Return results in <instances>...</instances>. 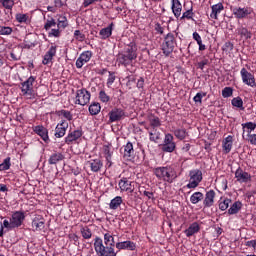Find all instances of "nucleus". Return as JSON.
<instances>
[{
	"instance_id": "obj_41",
	"label": "nucleus",
	"mask_w": 256,
	"mask_h": 256,
	"mask_svg": "<svg viewBox=\"0 0 256 256\" xmlns=\"http://www.w3.org/2000/svg\"><path fill=\"white\" fill-rule=\"evenodd\" d=\"M69 25V22L67 21V17L65 16H60L58 18V24L56 27H58V29H65V27H67Z\"/></svg>"
},
{
	"instance_id": "obj_43",
	"label": "nucleus",
	"mask_w": 256,
	"mask_h": 256,
	"mask_svg": "<svg viewBox=\"0 0 256 256\" xmlns=\"http://www.w3.org/2000/svg\"><path fill=\"white\" fill-rule=\"evenodd\" d=\"M232 105H233V107H237L238 109H241L242 111H243V109H245L243 107V99H241V97L233 98Z\"/></svg>"
},
{
	"instance_id": "obj_38",
	"label": "nucleus",
	"mask_w": 256,
	"mask_h": 256,
	"mask_svg": "<svg viewBox=\"0 0 256 256\" xmlns=\"http://www.w3.org/2000/svg\"><path fill=\"white\" fill-rule=\"evenodd\" d=\"M0 3L2 7L8 11H12L13 7L15 6V0H0Z\"/></svg>"
},
{
	"instance_id": "obj_60",
	"label": "nucleus",
	"mask_w": 256,
	"mask_h": 256,
	"mask_svg": "<svg viewBox=\"0 0 256 256\" xmlns=\"http://www.w3.org/2000/svg\"><path fill=\"white\" fill-rule=\"evenodd\" d=\"M10 57L13 61H19V59H21V56L15 54V51L11 52Z\"/></svg>"
},
{
	"instance_id": "obj_30",
	"label": "nucleus",
	"mask_w": 256,
	"mask_h": 256,
	"mask_svg": "<svg viewBox=\"0 0 256 256\" xmlns=\"http://www.w3.org/2000/svg\"><path fill=\"white\" fill-rule=\"evenodd\" d=\"M148 133L150 141H153L154 143H157V141L161 139V133L157 131V128H150Z\"/></svg>"
},
{
	"instance_id": "obj_55",
	"label": "nucleus",
	"mask_w": 256,
	"mask_h": 256,
	"mask_svg": "<svg viewBox=\"0 0 256 256\" xmlns=\"http://www.w3.org/2000/svg\"><path fill=\"white\" fill-rule=\"evenodd\" d=\"M113 83H115V73L109 72V77H108V80H107V86L110 87L111 85H113Z\"/></svg>"
},
{
	"instance_id": "obj_16",
	"label": "nucleus",
	"mask_w": 256,
	"mask_h": 256,
	"mask_svg": "<svg viewBox=\"0 0 256 256\" xmlns=\"http://www.w3.org/2000/svg\"><path fill=\"white\" fill-rule=\"evenodd\" d=\"M91 57H93V53L91 51L83 52L76 60L77 69H81L85 63H89V61H91Z\"/></svg>"
},
{
	"instance_id": "obj_57",
	"label": "nucleus",
	"mask_w": 256,
	"mask_h": 256,
	"mask_svg": "<svg viewBox=\"0 0 256 256\" xmlns=\"http://www.w3.org/2000/svg\"><path fill=\"white\" fill-rule=\"evenodd\" d=\"M248 141L251 145H256V134H249Z\"/></svg>"
},
{
	"instance_id": "obj_59",
	"label": "nucleus",
	"mask_w": 256,
	"mask_h": 256,
	"mask_svg": "<svg viewBox=\"0 0 256 256\" xmlns=\"http://www.w3.org/2000/svg\"><path fill=\"white\" fill-rule=\"evenodd\" d=\"M193 39L197 42V44L203 42V40L201 39V35H199V33L197 32L193 33Z\"/></svg>"
},
{
	"instance_id": "obj_25",
	"label": "nucleus",
	"mask_w": 256,
	"mask_h": 256,
	"mask_svg": "<svg viewBox=\"0 0 256 256\" xmlns=\"http://www.w3.org/2000/svg\"><path fill=\"white\" fill-rule=\"evenodd\" d=\"M233 13L237 19H244L247 15H251V9L249 8H235Z\"/></svg>"
},
{
	"instance_id": "obj_19",
	"label": "nucleus",
	"mask_w": 256,
	"mask_h": 256,
	"mask_svg": "<svg viewBox=\"0 0 256 256\" xmlns=\"http://www.w3.org/2000/svg\"><path fill=\"white\" fill-rule=\"evenodd\" d=\"M55 55H57V46L51 45L44 55V59L42 61L43 65H49V63L53 61V57H55Z\"/></svg>"
},
{
	"instance_id": "obj_44",
	"label": "nucleus",
	"mask_w": 256,
	"mask_h": 256,
	"mask_svg": "<svg viewBox=\"0 0 256 256\" xmlns=\"http://www.w3.org/2000/svg\"><path fill=\"white\" fill-rule=\"evenodd\" d=\"M16 21H18V23H29V15L27 14H16Z\"/></svg>"
},
{
	"instance_id": "obj_51",
	"label": "nucleus",
	"mask_w": 256,
	"mask_h": 256,
	"mask_svg": "<svg viewBox=\"0 0 256 256\" xmlns=\"http://www.w3.org/2000/svg\"><path fill=\"white\" fill-rule=\"evenodd\" d=\"M232 96H233V88L225 87L222 90V97H224L225 99H227L228 97H232Z\"/></svg>"
},
{
	"instance_id": "obj_8",
	"label": "nucleus",
	"mask_w": 256,
	"mask_h": 256,
	"mask_svg": "<svg viewBox=\"0 0 256 256\" xmlns=\"http://www.w3.org/2000/svg\"><path fill=\"white\" fill-rule=\"evenodd\" d=\"M240 75L242 77V81L244 85H248V87H252V88L256 87L255 75L247 71L246 68L241 69Z\"/></svg>"
},
{
	"instance_id": "obj_18",
	"label": "nucleus",
	"mask_w": 256,
	"mask_h": 256,
	"mask_svg": "<svg viewBox=\"0 0 256 256\" xmlns=\"http://www.w3.org/2000/svg\"><path fill=\"white\" fill-rule=\"evenodd\" d=\"M33 231H43L45 229V218L41 215H36L32 220Z\"/></svg>"
},
{
	"instance_id": "obj_35",
	"label": "nucleus",
	"mask_w": 256,
	"mask_h": 256,
	"mask_svg": "<svg viewBox=\"0 0 256 256\" xmlns=\"http://www.w3.org/2000/svg\"><path fill=\"white\" fill-rule=\"evenodd\" d=\"M237 31H238V35H240L242 39H245V40L251 39V32L247 28L241 27V28H238Z\"/></svg>"
},
{
	"instance_id": "obj_24",
	"label": "nucleus",
	"mask_w": 256,
	"mask_h": 256,
	"mask_svg": "<svg viewBox=\"0 0 256 256\" xmlns=\"http://www.w3.org/2000/svg\"><path fill=\"white\" fill-rule=\"evenodd\" d=\"M88 165L93 173H99L103 167V162L100 159H94L88 161Z\"/></svg>"
},
{
	"instance_id": "obj_2",
	"label": "nucleus",
	"mask_w": 256,
	"mask_h": 256,
	"mask_svg": "<svg viewBox=\"0 0 256 256\" xmlns=\"http://www.w3.org/2000/svg\"><path fill=\"white\" fill-rule=\"evenodd\" d=\"M137 59V44L131 42L124 47V51L120 52L117 57L118 63L127 67Z\"/></svg>"
},
{
	"instance_id": "obj_9",
	"label": "nucleus",
	"mask_w": 256,
	"mask_h": 256,
	"mask_svg": "<svg viewBox=\"0 0 256 256\" xmlns=\"http://www.w3.org/2000/svg\"><path fill=\"white\" fill-rule=\"evenodd\" d=\"M147 121L149 125H147L146 122H142L141 125H144V128L149 131L150 129H157L158 127H161V119L159 117L150 114L147 116Z\"/></svg>"
},
{
	"instance_id": "obj_62",
	"label": "nucleus",
	"mask_w": 256,
	"mask_h": 256,
	"mask_svg": "<svg viewBox=\"0 0 256 256\" xmlns=\"http://www.w3.org/2000/svg\"><path fill=\"white\" fill-rule=\"evenodd\" d=\"M54 5H55L54 7L56 9H59V8L63 7V2L61 0H54Z\"/></svg>"
},
{
	"instance_id": "obj_6",
	"label": "nucleus",
	"mask_w": 256,
	"mask_h": 256,
	"mask_svg": "<svg viewBox=\"0 0 256 256\" xmlns=\"http://www.w3.org/2000/svg\"><path fill=\"white\" fill-rule=\"evenodd\" d=\"M174 49H175V35L169 33L165 37L164 43L162 44V51L164 55H171Z\"/></svg>"
},
{
	"instance_id": "obj_32",
	"label": "nucleus",
	"mask_w": 256,
	"mask_h": 256,
	"mask_svg": "<svg viewBox=\"0 0 256 256\" xmlns=\"http://www.w3.org/2000/svg\"><path fill=\"white\" fill-rule=\"evenodd\" d=\"M242 207L243 204L240 201L234 202L233 205L228 209V215H237V213L241 211Z\"/></svg>"
},
{
	"instance_id": "obj_15",
	"label": "nucleus",
	"mask_w": 256,
	"mask_h": 256,
	"mask_svg": "<svg viewBox=\"0 0 256 256\" xmlns=\"http://www.w3.org/2000/svg\"><path fill=\"white\" fill-rule=\"evenodd\" d=\"M120 191H125L126 193H133L135 191V182H131L127 180V178H123L119 182Z\"/></svg>"
},
{
	"instance_id": "obj_48",
	"label": "nucleus",
	"mask_w": 256,
	"mask_h": 256,
	"mask_svg": "<svg viewBox=\"0 0 256 256\" xmlns=\"http://www.w3.org/2000/svg\"><path fill=\"white\" fill-rule=\"evenodd\" d=\"M11 33H13V28L0 25V35H11Z\"/></svg>"
},
{
	"instance_id": "obj_37",
	"label": "nucleus",
	"mask_w": 256,
	"mask_h": 256,
	"mask_svg": "<svg viewBox=\"0 0 256 256\" xmlns=\"http://www.w3.org/2000/svg\"><path fill=\"white\" fill-rule=\"evenodd\" d=\"M80 233L83 237V239H91V237H93V232L91 231V229L87 226L82 227L80 229Z\"/></svg>"
},
{
	"instance_id": "obj_4",
	"label": "nucleus",
	"mask_w": 256,
	"mask_h": 256,
	"mask_svg": "<svg viewBox=\"0 0 256 256\" xmlns=\"http://www.w3.org/2000/svg\"><path fill=\"white\" fill-rule=\"evenodd\" d=\"M35 79V76H30L21 84V93L26 99H35V90H33Z\"/></svg>"
},
{
	"instance_id": "obj_1",
	"label": "nucleus",
	"mask_w": 256,
	"mask_h": 256,
	"mask_svg": "<svg viewBox=\"0 0 256 256\" xmlns=\"http://www.w3.org/2000/svg\"><path fill=\"white\" fill-rule=\"evenodd\" d=\"M105 245V246H104ZM104 245L103 239L101 237L96 236L94 239V251L98 256H117V252H115V237L111 232H107L104 234Z\"/></svg>"
},
{
	"instance_id": "obj_21",
	"label": "nucleus",
	"mask_w": 256,
	"mask_h": 256,
	"mask_svg": "<svg viewBox=\"0 0 256 256\" xmlns=\"http://www.w3.org/2000/svg\"><path fill=\"white\" fill-rule=\"evenodd\" d=\"M34 133H36V135H39V137H41V139H43L45 143L49 141V131L44 126L34 127Z\"/></svg>"
},
{
	"instance_id": "obj_45",
	"label": "nucleus",
	"mask_w": 256,
	"mask_h": 256,
	"mask_svg": "<svg viewBox=\"0 0 256 256\" xmlns=\"http://www.w3.org/2000/svg\"><path fill=\"white\" fill-rule=\"evenodd\" d=\"M48 37H61V28L59 27L51 28L50 31L48 32Z\"/></svg>"
},
{
	"instance_id": "obj_52",
	"label": "nucleus",
	"mask_w": 256,
	"mask_h": 256,
	"mask_svg": "<svg viewBox=\"0 0 256 256\" xmlns=\"http://www.w3.org/2000/svg\"><path fill=\"white\" fill-rule=\"evenodd\" d=\"M203 97H207V93H205V92H198V93L194 96L193 101H194L195 103H202Z\"/></svg>"
},
{
	"instance_id": "obj_42",
	"label": "nucleus",
	"mask_w": 256,
	"mask_h": 256,
	"mask_svg": "<svg viewBox=\"0 0 256 256\" xmlns=\"http://www.w3.org/2000/svg\"><path fill=\"white\" fill-rule=\"evenodd\" d=\"M58 115L59 117H64V119H67V121L73 120V114H71V112L68 110H60L58 112Z\"/></svg>"
},
{
	"instance_id": "obj_33",
	"label": "nucleus",
	"mask_w": 256,
	"mask_h": 256,
	"mask_svg": "<svg viewBox=\"0 0 256 256\" xmlns=\"http://www.w3.org/2000/svg\"><path fill=\"white\" fill-rule=\"evenodd\" d=\"M121 203H123V198L120 196H116L110 201L109 207L112 210H117L119 207H121Z\"/></svg>"
},
{
	"instance_id": "obj_49",
	"label": "nucleus",
	"mask_w": 256,
	"mask_h": 256,
	"mask_svg": "<svg viewBox=\"0 0 256 256\" xmlns=\"http://www.w3.org/2000/svg\"><path fill=\"white\" fill-rule=\"evenodd\" d=\"M231 203L230 199H224L223 202L219 203L220 211H227L229 209V204Z\"/></svg>"
},
{
	"instance_id": "obj_20",
	"label": "nucleus",
	"mask_w": 256,
	"mask_h": 256,
	"mask_svg": "<svg viewBox=\"0 0 256 256\" xmlns=\"http://www.w3.org/2000/svg\"><path fill=\"white\" fill-rule=\"evenodd\" d=\"M235 178L237 179V181H239V183H249V181H251V175L243 171V169L241 168H238L236 170Z\"/></svg>"
},
{
	"instance_id": "obj_27",
	"label": "nucleus",
	"mask_w": 256,
	"mask_h": 256,
	"mask_svg": "<svg viewBox=\"0 0 256 256\" xmlns=\"http://www.w3.org/2000/svg\"><path fill=\"white\" fill-rule=\"evenodd\" d=\"M99 35L103 40L109 39V37L113 35V23H111L108 27L101 29Z\"/></svg>"
},
{
	"instance_id": "obj_47",
	"label": "nucleus",
	"mask_w": 256,
	"mask_h": 256,
	"mask_svg": "<svg viewBox=\"0 0 256 256\" xmlns=\"http://www.w3.org/2000/svg\"><path fill=\"white\" fill-rule=\"evenodd\" d=\"M203 199V193H194L191 197H190V201L191 203H193L194 205H196V203L198 201H201Z\"/></svg>"
},
{
	"instance_id": "obj_7",
	"label": "nucleus",
	"mask_w": 256,
	"mask_h": 256,
	"mask_svg": "<svg viewBox=\"0 0 256 256\" xmlns=\"http://www.w3.org/2000/svg\"><path fill=\"white\" fill-rule=\"evenodd\" d=\"M91 101V93L87 89H79L76 91L75 104L87 105Z\"/></svg>"
},
{
	"instance_id": "obj_26",
	"label": "nucleus",
	"mask_w": 256,
	"mask_h": 256,
	"mask_svg": "<svg viewBox=\"0 0 256 256\" xmlns=\"http://www.w3.org/2000/svg\"><path fill=\"white\" fill-rule=\"evenodd\" d=\"M212 12L210 14L211 19H219L218 15L219 13H221V11H223V9H225V7L223 6V3H218L215 4L211 7Z\"/></svg>"
},
{
	"instance_id": "obj_29",
	"label": "nucleus",
	"mask_w": 256,
	"mask_h": 256,
	"mask_svg": "<svg viewBox=\"0 0 256 256\" xmlns=\"http://www.w3.org/2000/svg\"><path fill=\"white\" fill-rule=\"evenodd\" d=\"M183 6L179 0H172V11L176 17H181Z\"/></svg>"
},
{
	"instance_id": "obj_56",
	"label": "nucleus",
	"mask_w": 256,
	"mask_h": 256,
	"mask_svg": "<svg viewBox=\"0 0 256 256\" xmlns=\"http://www.w3.org/2000/svg\"><path fill=\"white\" fill-rule=\"evenodd\" d=\"M182 19H193V9L184 12Z\"/></svg>"
},
{
	"instance_id": "obj_63",
	"label": "nucleus",
	"mask_w": 256,
	"mask_h": 256,
	"mask_svg": "<svg viewBox=\"0 0 256 256\" xmlns=\"http://www.w3.org/2000/svg\"><path fill=\"white\" fill-rule=\"evenodd\" d=\"M97 0H84L83 5L84 7H89V5H92V3H95Z\"/></svg>"
},
{
	"instance_id": "obj_22",
	"label": "nucleus",
	"mask_w": 256,
	"mask_h": 256,
	"mask_svg": "<svg viewBox=\"0 0 256 256\" xmlns=\"http://www.w3.org/2000/svg\"><path fill=\"white\" fill-rule=\"evenodd\" d=\"M222 149L226 155L231 153V149H233V136L229 135L222 141Z\"/></svg>"
},
{
	"instance_id": "obj_17",
	"label": "nucleus",
	"mask_w": 256,
	"mask_h": 256,
	"mask_svg": "<svg viewBox=\"0 0 256 256\" xmlns=\"http://www.w3.org/2000/svg\"><path fill=\"white\" fill-rule=\"evenodd\" d=\"M203 222H193L192 224L189 225V227L184 230V234L186 235V237H193V235H197V233H199V231H201V224Z\"/></svg>"
},
{
	"instance_id": "obj_46",
	"label": "nucleus",
	"mask_w": 256,
	"mask_h": 256,
	"mask_svg": "<svg viewBox=\"0 0 256 256\" xmlns=\"http://www.w3.org/2000/svg\"><path fill=\"white\" fill-rule=\"evenodd\" d=\"M174 135L177 137V139L183 140L185 137H187V131H185V129H178L175 130Z\"/></svg>"
},
{
	"instance_id": "obj_53",
	"label": "nucleus",
	"mask_w": 256,
	"mask_h": 256,
	"mask_svg": "<svg viewBox=\"0 0 256 256\" xmlns=\"http://www.w3.org/2000/svg\"><path fill=\"white\" fill-rule=\"evenodd\" d=\"M1 227H3V229H8L9 231L15 229V227L13 226V222H11V220H4L1 224Z\"/></svg>"
},
{
	"instance_id": "obj_54",
	"label": "nucleus",
	"mask_w": 256,
	"mask_h": 256,
	"mask_svg": "<svg viewBox=\"0 0 256 256\" xmlns=\"http://www.w3.org/2000/svg\"><path fill=\"white\" fill-rule=\"evenodd\" d=\"M74 38L76 39V41L83 42V40L85 39V34H83V32L79 30H75Z\"/></svg>"
},
{
	"instance_id": "obj_12",
	"label": "nucleus",
	"mask_w": 256,
	"mask_h": 256,
	"mask_svg": "<svg viewBox=\"0 0 256 256\" xmlns=\"http://www.w3.org/2000/svg\"><path fill=\"white\" fill-rule=\"evenodd\" d=\"M115 247L116 249H118V251H136L137 243L131 240H126L122 242H117Z\"/></svg>"
},
{
	"instance_id": "obj_13",
	"label": "nucleus",
	"mask_w": 256,
	"mask_h": 256,
	"mask_svg": "<svg viewBox=\"0 0 256 256\" xmlns=\"http://www.w3.org/2000/svg\"><path fill=\"white\" fill-rule=\"evenodd\" d=\"M108 116L110 123L121 121V119L125 117V110L121 108H114L108 113Z\"/></svg>"
},
{
	"instance_id": "obj_40",
	"label": "nucleus",
	"mask_w": 256,
	"mask_h": 256,
	"mask_svg": "<svg viewBox=\"0 0 256 256\" xmlns=\"http://www.w3.org/2000/svg\"><path fill=\"white\" fill-rule=\"evenodd\" d=\"M57 27V22L55 21V19L50 18L48 20H46L45 24H44V29L45 31H51V29Z\"/></svg>"
},
{
	"instance_id": "obj_50",
	"label": "nucleus",
	"mask_w": 256,
	"mask_h": 256,
	"mask_svg": "<svg viewBox=\"0 0 256 256\" xmlns=\"http://www.w3.org/2000/svg\"><path fill=\"white\" fill-rule=\"evenodd\" d=\"M99 99L100 101H102V103H109L111 98L109 97V95H107V93L104 90H101L99 92Z\"/></svg>"
},
{
	"instance_id": "obj_31",
	"label": "nucleus",
	"mask_w": 256,
	"mask_h": 256,
	"mask_svg": "<svg viewBox=\"0 0 256 256\" xmlns=\"http://www.w3.org/2000/svg\"><path fill=\"white\" fill-rule=\"evenodd\" d=\"M63 159H65V156L61 153H54L48 159V163L49 165H57V163H59V161H63Z\"/></svg>"
},
{
	"instance_id": "obj_10",
	"label": "nucleus",
	"mask_w": 256,
	"mask_h": 256,
	"mask_svg": "<svg viewBox=\"0 0 256 256\" xmlns=\"http://www.w3.org/2000/svg\"><path fill=\"white\" fill-rule=\"evenodd\" d=\"M175 142L173 141V135L166 134L164 138V143L162 144V151L164 153H173L175 151Z\"/></svg>"
},
{
	"instance_id": "obj_36",
	"label": "nucleus",
	"mask_w": 256,
	"mask_h": 256,
	"mask_svg": "<svg viewBox=\"0 0 256 256\" xmlns=\"http://www.w3.org/2000/svg\"><path fill=\"white\" fill-rule=\"evenodd\" d=\"M214 199H215L214 193H206V197L204 200L205 207H213Z\"/></svg>"
},
{
	"instance_id": "obj_61",
	"label": "nucleus",
	"mask_w": 256,
	"mask_h": 256,
	"mask_svg": "<svg viewBox=\"0 0 256 256\" xmlns=\"http://www.w3.org/2000/svg\"><path fill=\"white\" fill-rule=\"evenodd\" d=\"M155 31H156L157 33H160V35H163L164 29H163L162 26H160V24H156V25H155Z\"/></svg>"
},
{
	"instance_id": "obj_58",
	"label": "nucleus",
	"mask_w": 256,
	"mask_h": 256,
	"mask_svg": "<svg viewBox=\"0 0 256 256\" xmlns=\"http://www.w3.org/2000/svg\"><path fill=\"white\" fill-rule=\"evenodd\" d=\"M209 63L208 59H204L201 62H198V69L203 70L205 68V65Z\"/></svg>"
},
{
	"instance_id": "obj_11",
	"label": "nucleus",
	"mask_w": 256,
	"mask_h": 256,
	"mask_svg": "<svg viewBox=\"0 0 256 256\" xmlns=\"http://www.w3.org/2000/svg\"><path fill=\"white\" fill-rule=\"evenodd\" d=\"M10 221L12 222L14 229H18V227L23 225V221H25V212L15 211L12 213Z\"/></svg>"
},
{
	"instance_id": "obj_39",
	"label": "nucleus",
	"mask_w": 256,
	"mask_h": 256,
	"mask_svg": "<svg viewBox=\"0 0 256 256\" xmlns=\"http://www.w3.org/2000/svg\"><path fill=\"white\" fill-rule=\"evenodd\" d=\"M11 169V157H7L0 164V171H9Z\"/></svg>"
},
{
	"instance_id": "obj_34",
	"label": "nucleus",
	"mask_w": 256,
	"mask_h": 256,
	"mask_svg": "<svg viewBox=\"0 0 256 256\" xmlns=\"http://www.w3.org/2000/svg\"><path fill=\"white\" fill-rule=\"evenodd\" d=\"M90 115H99L101 113V104L94 102L89 106Z\"/></svg>"
},
{
	"instance_id": "obj_5",
	"label": "nucleus",
	"mask_w": 256,
	"mask_h": 256,
	"mask_svg": "<svg viewBox=\"0 0 256 256\" xmlns=\"http://www.w3.org/2000/svg\"><path fill=\"white\" fill-rule=\"evenodd\" d=\"M189 183L187 184L188 189H195L198 187L199 182L203 181V172L201 170H192L189 173Z\"/></svg>"
},
{
	"instance_id": "obj_64",
	"label": "nucleus",
	"mask_w": 256,
	"mask_h": 256,
	"mask_svg": "<svg viewBox=\"0 0 256 256\" xmlns=\"http://www.w3.org/2000/svg\"><path fill=\"white\" fill-rule=\"evenodd\" d=\"M0 191H1L2 193H5V192L9 191V190L7 189V185H5V184H0Z\"/></svg>"
},
{
	"instance_id": "obj_3",
	"label": "nucleus",
	"mask_w": 256,
	"mask_h": 256,
	"mask_svg": "<svg viewBox=\"0 0 256 256\" xmlns=\"http://www.w3.org/2000/svg\"><path fill=\"white\" fill-rule=\"evenodd\" d=\"M154 174L161 181H166L167 183H172L173 179H176L177 173L175 169L171 166L158 167L154 170Z\"/></svg>"
},
{
	"instance_id": "obj_28",
	"label": "nucleus",
	"mask_w": 256,
	"mask_h": 256,
	"mask_svg": "<svg viewBox=\"0 0 256 256\" xmlns=\"http://www.w3.org/2000/svg\"><path fill=\"white\" fill-rule=\"evenodd\" d=\"M135 155V150L133 149V144L128 142L124 147V158L127 160H131V157Z\"/></svg>"
},
{
	"instance_id": "obj_14",
	"label": "nucleus",
	"mask_w": 256,
	"mask_h": 256,
	"mask_svg": "<svg viewBox=\"0 0 256 256\" xmlns=\"http://www.w3.org/2000/svg\"><path fill=\"white\" fill-rule=\"evenodd\" d=\"M67 129H69V123L65 120H62L55 128V137L57 139H61V137H65V133H67Z\"/></svg>"
},
{
	"instance_id": "obj_23",
	"label": "nucleus",
	"mask_w": 256,
	"mask_h": 256,
	"mask_svg": "<svg viewBox=\"0 0 256 256\" xmlns=\"http://www.w3.org/2000/svg\"><path fill=\"white\" fill-rule=\"evenodd\" d=\"M83 135V133L80 130H75L67 135L65 138V143L67 145H71L73 141H77V139H80V137Z\"/></svg>"
}]
</instances>
